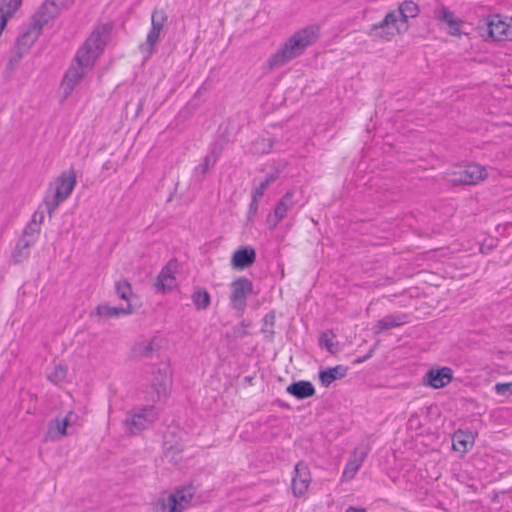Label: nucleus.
<instances>
[{
  "label": "nucleus",
  "instance_id": "57",
  "mask_svg": "<svg viewBox=\"0 0 512 512\" xmlns=\"http://www.w3.org/2000/svg\"><path fill=\"white\" fill-rule=\"evenodd\" d=\"M418 419V416L417 415H412L410 418H409V423H416V420Z\"/></svg>",
  "mask_w": 512,
  "mask_h": 512
},
{
  "label": "nucleus",
  "instance_id": "41",
  "mask_svg": "<svg viewBox=\"0 0 512 512\" xmlns=\"http://www.w3.org/2000/svg\"><path fill=\"white\" fill-rule=\"evenodd\" d=\"M184 445L181 442L171 444L169 441H164V452L166 456L177 455L183 452Z\"/></svg>",
  "mask_w": 512,
  "mask_h": 512
},
{
  "label": "nucleus",
  "instance_id": "45",
  "mask_svg": "<svg viewBox=\"0 0 512 512\" xmlns=\"http://www.w3.org/2000/svg\"><path fill=\"white\" fill-rule=\"evenodd\" d=\"M215 163V157L213 155H206L204 157L203 163L199 166L201 173L205 175L207 171L215 165Z\"/></svg>",
  "mask_w": 512,
  "mask_h": 512
},
{
  "label": "nucleus",
  "instance_id": "2",
  "mask_svg": "<svg viewBox=\"0 0 512 512\" xmlns=\"http://www.w3.org/2000/svg\"><path fill=\"white\" fill-rule=\"evenodd\" d=\"M199 484L195 480L190 481L187 485H183L176 489L174 493L168 496L167 502L160 499L156 506L158 512H182L189 505L195 496Z\"/></svg>",
  "mask_w": 512,
  "mask_h": 512
},
{
  "label": "nucleus",
  "instance_id": "36",
  "mask_svg": "<svg viewBox=\"0 0 512 512\" xmlns=\"http://www.w3.org/2000/svg\"><path fill=\"white\" fill-rule=\"evenodd\" d=\"M63 195L60 192H54L52 197H45L44 204L46 206L47 213L51 216L52 213L57 209L59 204L63 202Z\"/></svg>",
  "mask_w": 512,
  "mask_h": 512
},
{
  "label": "nucleus",
  "instance_id": "51",
  "mask_svg": "<svg viewBox=\"0 0 512 512\" xmlns=\"http://www.w3.org/2000/svg\"><path fill=\"white\" fill-rule=\"evenodd\" d=\"M345 512H367V510L364 508H356L353 506H349Z\"/></svg>",
  "mask_w": 512,
  "mask_h": 512
},
{
  "label": "nucleus",
  "instance_id": "17",
  "mask_svg": "<svg viewBox=\"0 0 512 512\" xmlns=\"http://www.w3.org/2000/svg\"><path fill=\"white\" fill-rule=\"evenodd\" d=\"M134 311L132 305L128 303L126 307H112L107 303L99 304L95 311H92L90 313L91 316L94 314L99 317V319H110V318H116L120 315H129L132 314Z\"/></svg>",
  "mask_w": 512,
  "mask_h": 512
},
{
  "label": "nucleus",
  "instance_id": "58",
  "mask_svg": "<svg viewBox=\"0 0 512 512\" xmlns=\"http://www.w3.org/2000/svg\"><path fill=\"white\" fill-rule=\"evenodd\" d=\"M172 197H173V193H172V194H170V196L168 197L167 201H168V202H169V201H171V200H172Z\"/></svg>",
  "mask_w": 512,
  "mask_h": 512
},
{
  "label": "nucleus",
  "instance_id": "12",
  "mask_svg": "<svg viewBox=\"0 0 512 512\" xmlns=\"http://www.w3.org/2000/svg\"><path fill=\"white\" fill-rule=\"evenodd\" d=\"M256 261V251L252 246H240L231 257V266L234 270L242 271L251 267Z\"/></svg>",
  "mask_w": 512,
  "mask_h": 512
},
{
  "label": "nucleus",
  "instance_id": "40",
  "mask_svg": "<svg viewBox=\"0 0 512 512\" xmlns=\"http://www.w3.org/2000/svg\"><path fill=\"white\" fill-rule=\"evenodd\" d=\"M66 373L67 367L62 364H58L55 366L54 371L48 375V379L56 384L65 379Z\"/></svg>",
  "mask_w": 512,
  "mask_h": 512
},
{
  "label": "nucleus",
  "instance_id": "24",
  "mask_svg": "<svg viewBox=\"0 0 512 512\" xmlns=\"http://www.w3.org/2000/svg\"><path fill=\"white\" fill-rule=\"evenodd\" d=\"M34 245V239L20 237L15 245L11 255L12 262L17 265L28 259L30 256L29 248Z\"/></svg>",
  "mask_w": 512,
  "mask_h": 512
},
{
  "label": "nucleus",
  "instance_id": "7",
  "mask_svg": "<svg viewBox=\"0 0 512 512\" xmlns=\"http://www.w3.org/2000/svg\"><path fill=\"white\" fill-rule=\"evenodd\" d=\"M60 9L56 0H45L31 17V23L38 30H42L44 25L58 16Z\"/></svg>",
  "mask_w": 512,
  "mask_h": 512
},
{
  "label": "nucleus",
  "instance_id": "11",
  "mask_svg": "<svg viewBox=\"0 0 512 512\" xmlns=\"http://www.w3.org/2000/svg\"><path fill=\"white\" fill-rule=\"evenodd\" d=\"M178 262L176 259H171L161 269L157 276L156 289L163 293L171 291L176 286V278L174 276L177 271Z\"/></svg>",
  "mask_w": 512,
  "mask_h": 512
},
{
  "label": "nucleus",
  "instance_id": "49",
  "mask_svg": "<svg viewBox=\"0 0 512 512\" xmlns=\"http://www.w3.org/2000/svg\"><path fill=\"white\" fill-rule=\"evenodd\" d=\"M24 54H25V52L15 50V54L9 59L8 66L12 67L13 64H17L21 60V58L23 57Z\"/></svg>",
  "mask_w": 512,
  "mask_h": 512
},
{
  "label": "nucleus",
  "instance_id": "26",
  "mask_svg": "<svg viewBox=\"0 0 512 512\" xmlns=\"http://www.w3.org/2000/svg\"><path fill=\"white\" fill-rule=\"evenodd\" d=\"M191 300L196 310H206L211 304V296L206 288L196 287L191 294Z\"/></svg>",
  "mask_w": 512,
  "mask_h": 512
},
{
  "label": "nucleus",
  "instance_id": "44",
  "mask_svg": "<svg viewBox=\"0 0 512 512\" xmlns=\"http://www.w3.org/2000/svg\"><path fill=\"white\" fill-rule=\"evenodd\" d=\"M155 23L159 24V26L164 27V25L167 23L168 16L164 9H154L151 15V21H154Z\"/></svg>",
  "mask_w": 512,
  "mask_h": 512
},
{
  "label": "nucleus",
  "instance_id": "34",
  "mask_svg": "<svg viewBox=\"0 0 512 512\" xmlns=\"http://www.w3.org/2000/svg\"><path fill=\"white\" fill-rule=\"evenodd\" d=\"M71 415H72V412H70L63 419L55 418L54 420H51L49 423V431H52L53 429H55L59 436H66L67 428L70 425L69 417Z\"/></svg>",
  "mask_w": 512,
  "mask_h": 512
},
{
  "label": "nucleus",
  "instance_id": "31",
  "mask_svg": "<svg viewBox=\"0 0 512 512\" xmlns=\"http://www.w3.org/2000/svg\"><path fill=\"white\" fill-rule=\"evenodd\" d=\"M115 293L124 301L129 303L133 296L131 283L127 279H121L115 283Z\"/></svg>",
  "mask_w": 512,
  "mask_h": 512
},
{
  "label": "nucleus",
  "instance_id": "60",
  "mask_svg": "<svg viewBox=\"0 0 512 512\" xmlns=\"http://www.w3.org/2000/svg\"><path fill=\"white\" fill-rule=\"evenodd\" d=\"M348 467H349V465H347L346 469L344 470V475L347 474Z\"/></svg>",
  "mask_w": 512,
  "mask_h": 512
},
{
  "label": "nucleus",
  "instance_id": "19",
  "mask_svg": "<svg viewBox=\"0 0 512 512\" xmlns=\"http://www.w3.org/2000/svg\"><path fill=\"white\" fill-rule=\"evenodd\" d=\"M348 367L336 365L321 369L318 373L320 383L323 387H329L334 381L344 378L347 375Z\"/></svg>",
  "mask_w": 512,
  "mask_h": 512
},
{
  "label": "nucleus",
  "instance_id": "28",
  "mask_svg": "<svg viewBox=\"0 0 512 512\" xmlns=\"http://www.w3.org/2000/svg\"><path fill=\"white\" fill-rule=\"evenodd\" d=\"M275 323H276V313L274 310H271L263 317L262 327H261V332L264 334V338L268 342H273V340H274Z\"/></svg>",
  "mask_w": 512,
  "mask_h": 512
},
{
  "label": "nucleus",
  "instance_id": "50",
  "mask_svg": "<svg viewBox=\"0 0 512 512\" xmlns=\"http://www.w3.org/2000/svg\"><path fill=\"white\" fill-rule=\"evenodd\" d=\"M274 403H275L276 405H278L279 407L283 408V409H287V410H290V409H291V406H290L287 402H285V401H283V400H281V399H276V400L274 401Z\"/></svg>",
  "mask_w": 512,
  "mask_h": 512
},
{
  "label": "nucleus",
  "instance_id": "15",
  "mask_svg": "<svg viewBox=\"0 0 512 512\" xmlns=\"http://www.w3.org/2000/svg\"><path fill=\"white\" fill-rule=\"evenodd\" d=\"M77 183L76 173L73 168L63 171L55 181V192H60L63 199H67Z\"/></svg>",
  "mask_w": 512,
  "mask_h": 512
},
{
  "label": "nucleus",
  "instance_id": "13",
  "mask_svg": "<svg viewBox=\"0 0 512 512\" xmlns=\"http://www.w3.org/2000/svg\"><path fill=\"white\" fill-rule=\"evenodd\" d=\"M85 74V69L76 66L74 63L65 72L61 82V88L63 90V100L67 99L74 88L80 83Z\"/></svg>",
  "mask_w": 512,
  "mask_h": 512
},
{
  "label": "nucleus",
  "instance_id": "23",
  "mask_svg": "<svg viewBox=\"0 0 512 512\" xmlns=\"http://www.w3.org/2000/svg\"><path fill=\"white\" fill-rule=\"evenodd\" d=\"M436 18L442 22H445L450 29V34L459 36L461 34L460 25L463 23L462 20L455 18L454 12L449 10L447 7L442 6L439 10L435 11Z\"/></svg>",
  "mask_w": 512,
  "mask_h": 512
},
{
  "label": "nucleus",
  "instance_id": "4",
  "mask_svg": "<svg viewBox=\"0 0 512 512\" xmlns=\"http://www.w3.org/2000/svg\"><path fill=\"white\" fill-rule=\"evenodd\" d=\"M230 305L241 316L247 306V297L253 293V283L245 276L234 279L231 284Z\"/></svg>",
  "mask_w": 512,
  "mask_h": 512
},
{
  "label": "nucleus",
  "instance_id": "53",
  "mask_svg": "<svg viewBox=\"0 0 512 512\" xmlns=\"http://www.w3.org/2000/svg\"><path fill=\"white\" fill-rule=\"evenodd\" d=\"M208 155H213L215 157V161L217 160L218 156L220 155V150H218L216 147L211 150V152Z\"/></svg>",
  "mask_w": 512,
  "mask_h": 512
},
{
  "label": "nucleus",
  "instance_id": "56",
  "mask_svg": "<svg viewBox=\"0 0 512 512\" xmlns=\"http://www.w3.org/2000/svg\"><path fill=\"white\" fill-rule=\"evenodd\" d=\"M418 419V416L417 415H412L410 418H409V423H416V420Z\"/></svg>",
  "mask_w": 512,
  "mask_h": 512
},
{
  "label": "nucleus",
  "instance_id": "59",
  "mask_svg": "<svg viewBox=\"0 0 512 512\" xmlns=\"http://www.w3.org/2000/svg\"><path fill=\"white\" fill-rule=\"evenodd\" d=\"M358 465L353 466V472L357 471Z\"/></svg>",
  "mask_w": 512,
  "mask_h": 512
},
{
  "label": "nucleus",
  "instance_id": "20",
  "mask_svg": "<svg viewBox=\"0 0 512 512\" xmlns=\"http://www.w3.org/2000/svg\"><path fill=\"white\" fill-rule=\"evenodd\" d=\"M41 32L42 30H38L37 28L34 27L33 23H30L27 29L17 37L15 43V50L27 53L30 47L38 39Z\"/></svg>",
  "mask_w": 512,
  "mask_h": 512
},
{
  "label": "nucleus",
  "instance_id": "10",
  "mask_svg": "<svg viewBox=\"0 0 512 512\" xmlns=\"http://www.w3.org/2000/svg\"><path fill=\"white\" fill-rule=\"evenodd\" d=\"M311 482V474L308 465L300 461L295 465L292 478V491L296 497L304 495Z\"/></svg>",
  "mask_w": 512,
  "mask_h": 512
},
{
  "label": "nucleus",
  "instance_id": "37",
  "mask_svg": "<svg viewBox=\"0 0 512 512\" xmlns=\"http://www.w3.org/2000/svg\"><path fill=\"white\" fill-rule=\"evenodd\" d=\"M398 9H400L403 13H406V16H409L410 18H414L419 14L418 5L412 0H406L402 2Z\"/></svg>",
  "mask_w": 512,
  "mask_h": 512
},
{
  "label": "nucleus",
  "instance_id": "33",
  "mask_svg": "<svg viewBox=\"0 0 512 512\" xmlns=\"http://www.w3.org/2000/svg\"><path fill=\"white\" fill-rule=\"evenodd\" d=\"M163 27L159 26V24L155 23L154 21H151V28L148 32L146 43L148 46V52L151 54L154 51V45L159 40L160 32L162 31Z\"/></svg>",
  "mask_w": 512,
  "mask_h": 512
},
{
  "label": "nucleus",
  "instance_id": "30",
  "mask_svg": "<svg viewBox=\"0 0 512 512\" xmlns=\"http://www.w3.org/2000/svg\"><path fill=\"white\" fill-rule=\"evenodd\" d=\"M335 337V334L332 330H326L325 332L321 333L319 337V345L321 347H325L326 350L331 354H336L339 352V343H334L332 341V338Z\"/></svg>",
  "mask_w": 512,
  "mask_h": 512
},
{
  "label": "nucleus",
  "instance_id": "21",
  "mask_svg": "<svg viewBox=\"0 0 512 512\" xmlns=\"http://www.w3.org/2000/svg\"><path fill=\"white\" fill-rule=\"evenodd\" d=\"M475 437L469 430L463 431L461 429L454 432L452 436L453 449L462 454L468 452L474 445Z\"/></svg>",
  "mask_w": 512,
  "mask_h": 512
},
{
  "label": "nucleus",
  "instance_id": "43",
  "mask_svg": "<svg viewBox=\"0 0 512 512\" xmlns=\"http://www.w3.org/2000/svg\"><path fill=\"white\" fill-rule=\"evenodd\" d=\"M495 392L501 396L512 395V382H499L494 386Z\"/></svg>",
  "mask_w": 512,
  "mask_h": 512
},
{
  "label": "nucleus",
  "instance_id": "54",
  "mask_svg": "<svg viewBox=\"0 0 512 512\" xmlns=\"http://www.w3.org/2000/svg\"><path fill=\"white\" fill-rule=\"evenodd\" d=\"M60 7L65 6L69 0H56Z\"/></svg>",
  "mask_w": 512,
  "mask_h": 512
},
{
  "label": "nucleus",
  "instance_id": "27",
  "mask_svg": "<svg viewBox=\"0 0 512 512\" xmlns=\"http://www.w3.org/2000/svg\"><path fill=\"white\" fill-rule=\"evenodd\" d=\"M36 216H38V211H36L33 214L31 221L26 225V227L23 230V234H22V237H24V238L34 239V243L36 242V240L39 236L40 224L44 220V213L41 212L39 214V220H36Z\"/></svg>",
  "mask_w": 512,
  "mask_h": 512
},
{
  "label": "nucleus",
  "instance_id": "9",
  "mask_svg": "<svg viewBox=\"0 0 512 512\" xmlns=\"http://www.w3.org/2000/svg\"><path fill=\"white\" fill-rule=\"evenodd\" d=\"M453 379V371L449 367H437L429 369L422 380L425 386L440 389L447 386Z\"/></svg>",
  "mask_w": 512,
  "mask_h": 512
},
{
  "label": "nucleus",
  "instance_id": "29",
  "mask_svg": "<svg viewBox=\"0 0 512 512\" xmlns=\"http://www.w3.org/2000/svg\"><path fill=\"white\" fill-rule=\"evenodd\" d=\"M160 347L155 343V340L152 339L148 342H138L135 343L132 347V352L135 356L140 358H150L154 351L158 350Z\"/></svg>",
  "mask_w": 512,
  "mask_h": 512
},
{
  "label": "nucleus",
  "instance_id": "38",
  "mask_svg": "<svg viewBox=\"0 0 512 512\" xmlns=\"http://www.w3.org/2000/svg\"><path fill=\"white\" fill-rule=\"evenodd\" d=\"M392 12L395 13L396 16V26L399 28V31H397V34L404 33L408 30V18L409 16H406V13H403L400 9L392 10Z\"/></svg>",
  "mask_w": 512,
  "mask_h": 512
},
{
  "label": "nucleus",
  "instance_id": "6",
  "mask_svg": "<svg viewBox=\"0 0 512 512\" xmlns=\"http://www.w3.org/2000/svg\"><path fill=\"white\" fill-rule=\"evenodd\" d=\"M487 177L484 167L477 164L467 165L465 168L455 172L449 179L451 186L475 185Z\"/></svg>",
  "mask_w": 512,
  "mask_h": 512
},
{
  "label": "nucleus",
  "instance_id": "52",
  "mask_svg": "<svg viewBox=\"0 0 512 512\" xmlns=\"http://www.w3.org/2000/svg\"><path fill=\"white\" fill-rule=\"evenodd\" d=\"M493 246H485L484 244L480 246V252L483 254H487L490 250H492Z\"/></svg>",
  "mask_w": 512,
  "mask_h": 512
},
{
  "label": "nucleus",
  "instance_id": "55",
  "mask_svg": "<svg viewBox=\"0 0 512 512\" xmlns=\"http://www.w3.org/2000/svg\"><path fill=\"white\" fill-rule=\"evenodd\" d=\"M253 378H254L253 376H245L243 380L246 383H251Z\"/></svg>",
  "mask_w": 512,
  "mask_h": 512
},
{
  "label": "nucleus",
  "instance_id": "22",
  "mask_svg": "<svg viewBox=\"0 0 512 512\" xmlns=\"http://www.w3.org/2000/svg\"><path fill=\"white\" fill-rule=\"evenodd\" d=\"M408 322L407 314H397V315H386L382 319L378 320L376 325L374 326V333L380 334L386 330L400 327Z\"/></svg>",
  "mask_w": 512,
  "mask_h": 512
},
{
  "label": "nucleus",
  "instance_id": "18",
  "mask_svg": "<svg viewBox=\"0 0 512 512\" xmlns=\"http://www.w3.org/2000/svg\"><path fill=\"white\" fill-rule=\"evenodd\" d=\"M286 392L298 400L313 397L316 393L314 385L307 380L294 381L286 387Z\"/></svg>",
  "mask_w": 512,
  "mask_h": 512
},
{
  "label": "nucleus",
  "instance_id": "14",
  "mask_svg": "<svg viewBox=\"0 0 512 512\" xmlns=\"http://www.w3.org/2000/svg\"><path fill=\"white\" fill-rule=\"evenodd\" d=\"M171 381V373L167 365L158 367L152 372L151 387L156 392L158 399L167 394Z\"/></svg>",
  "mask_w": 512,
  "mask_h": 512
},
{
  "label": "nucleus",
  "instance_id": "42",
  "mask_svg": "<svg viewBox=\"0 0 512 512\" xmlns=\"http://www.w3.org/2000/svg\"><path fill=\"white\" fill-rule=\"evenodd\" d=\"M260 199L261 198H258L256 196L252 195V199H251V202L249 204V209H248L247 217H246L247 225L254 221V218H255V216L257 215V212H258V203H259Z\"/></svg>",
  "mask_w": 512,
  "mask_h": 512
},
{
  "label": "nucleus",
  "instance_id": "47",
  "mask_svg": "<svg viewBox=\"0 0 512 512\" xmlns=\"http://www.w3.org/2000/svg\"><path fill=\"white\" fill-rule=\"evenodd\" d=\"M377 346H378V343H375V344L373 345V347H372V348H370V350L368 351V353H367L366 355H364V356H362V357H358V358H356V359L353 361V364H354V365H356V364H361V363H363V362L367 361L368 359H370V358L373 356V354H374V352H375V350H376Z\"/></svg>",
  "mask_w": 512,
  "mask_h": 512
},
{
  "label": "nucleus",
  "instance_id": "32",
  "mask_svg": "<svg viewBox=\"0 0 512 512\" xmlns=\"http://www.w3.org/2000/svg\"><path fill=\"white\" fill-rule=\"evenodd\" d=\"M21 5L22 0H0V15L9 19Z\"/></svg>",
  "mask_w": 512,
  "mask_h": 512
},
{
  "label": "nucleus",
  "instance_id": "25",
  "mask_svg": "<svg viewBox=\"0 0 512 512\" xmlns=\"http://www.w3.org/2000/svg\"><path fill=\"white\" fill-rule=\"evenodd\" d=\"M74 64L83 69L91 68L94 64V58L92 56L90 41H85L84 44L78 49Z\"/></svg>",
  "mask_w": 512,
  "mask_h": 512
},
{
  "label": "nucleus",
  "instance_id": "8",
  "mask_svg": "<svg viewBox=\"0 0 512 512\" xmlns=\"http://www.w3.org/2000/svg\"><path fill=\"white\" fill-rule=\"evenodd\" d=\"M395 13L390 11L378 23L373 24L368 34L371 37L390 40L391 37L397 34L399 28L396 26Z\"/></svg>",
  "mask_w": 512,
  "mask_h": 512
},
{
  "label": "nucleus",
  "instance_id": "3",
  "mask_svg": "<svg viewBox=\"0 0 512 512\" xmlns=\"http://www.w3.org/2000/svg\"><path fill=\"white\" fill-rule=\"evenodd\" d=\"M158 418L159 413L156 407L154 405H145L135 407L129 411L123 423L132 434H139L147 429L149 425L156 422Z\"/></svg>",
  "mask_w": 512,
  "mask_h": 512
},
{
  "label": "nucleus",
  "instance_id": "1",
  "mask_svg": "<svg viewBox=\"0 0 512 512\" xmlns=\"http://www.w3.org/2000/svg\"><path fill=\"white\" fill-rule=\"evenodd\" d=\"M319 28L309 26L293 34L268 60L270 68L280 67L303 54L318 38Z\"/></svg>",
  "mask_w": 512,
  "mask_h": 512
},
{
  "label": "nucleus",
  "instance_id": "5",
  "mask_svg": "<svg viewBox=\"0 0 512 512\" xmlns=\"http://www.w3.org/2000/svg\"><path fill=\"white\" fill-rule=\"evenodd\" d=\"M486 35V40L492 41H507L512 40V25L508 24L502 19L499 14L488 16L485 22V28H481Z\"/></svg>",
  "mask_w": 512,
  "mask_h": 512
},
{
  "label": "nucleus",
  "instance_id": "48",
  "mask_svg": "<svg viewBox=\"0 0 512 512\" xmlns=\"http://www.w3.org/2000/svg\"><path fill=\"white\" fill-rule=\"evenodd\" d=\"M281 220H282V219H278L277 214H276V212L274 211V212H273V214H269V215L267 216L266 222H267V224H268L269 228L272 230V229H274V228L278 225V223H279Z\"/></svg>",
  "mask_w": 512,
  "mask_h": 512
},
{
  "label": "nucleus",
  "instance_id": "35",
  "mask_svg": "<svg viewBox=\"0 0 512 512\" xmlns=\"http://www.w3.org/2000/svg\"><path fill=\"white\" fill-rule=\"evenodd\" d=\"M278 177V173H269L265 176V179L261 181L252 192L253 196H256L258 198H262L264 191L268 188V186L273 183Z\"/></svg>",
  "mask_w": 512,
  "mask_h": 512
},
{
  "label": "nucleus",
  "instance_id": "46",
  "mask_svg": "<svg viewBox=\"0 0 512 512\" xmlns=\"http://www.w3.org/2000/svg\"><path fill=\"white\" fill-rule=\"evenodd\" d=\"M249 324L246 323L244 320L241 321L238 325L233 327V335L235 338H242L247 335L246 327H248Z\"/></svg>",
  "mask_w": 512,
  "mask_h": 512
},
{
  "label": "nucleus",
  "instance_id": "39",
  "mask_svg": "<svg viewBox=\"0 0 512 512\" xmlns=\"http://www.w3.org/2000/svg\"><path fill=\"white\" fill-rule=\"evenodd\" d=\"M90 41L91 49L94 47L96 51H102L106 45L105 39L100 32L94 31L91 36L86 40Z\"/></svg>",
  "mask_w": 512,
  "mask_h": 512
},
{
  "label": "nucleus",
  "instance_id": "16",
  "mask_svg": "<svg viewBox=\"0 0 512 512\" xmlns=\"http://www.w3.org/2000/svg\"><path fill=\"white\" fill-rule=\"evenodd\" d=\"M300 197L301 190L298 188H293L287 191L274 208L278 219H283L286 216L288 210L293 208V206L298 203Z\"/></svg>",
  "mask_w": 512,
  "mask_h": 512
}]
</instances>
